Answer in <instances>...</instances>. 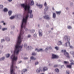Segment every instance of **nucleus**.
<instances>
[{"instance_id":"44","label":"nucleus","mask_w":74,"mask_h":74,"mask_svg":"<svg viewBox=\"0 0 74 74\" xmlns=\"http://www.w3.org/2000/svg\"><path fill=\"white\" fill-rule=\"evenodd\" d=\"M12 0H8V1H9L10 2H11Z\"/></svg>"},{"instance_id":"19","label":"nucleus","mask_w":74,"mask_h":74,"mask_svg":"<svg viewBox=\"0 0 74 74\" xmlns=\"http://www.w3.org/2000/svg\"><path fill=\"white\" fill-rule=\"evenodd\" d=\"M71 62V64H74V61L73 60H70Z\"/></svg>"},{"instance_id":"40","label":"nucleus","mask_w":74,"mask_h":74,"mask_svg":"<svg viewBox=\"0 0 74 74\" xmlns=\"http://www.w3.org/2000/svg\"><path fill=\"white\" fill-rule=\"evenodd\" d=\"M1 42H3V41H4V39H2L1 40Z\"/></svg>"},{"instance_id":"17","label":"nucleus","mask_w":74,"mask_h":74,"mask_svg":"<svg viewBox=\"0 0 74 74\" xmlns=\"http://www.w3.org/2000/svg\"><path fill=\"white\" fill-rule=\"evenodd\" d=\"M3 11L4 12H7L8 11V9L6 8L4 9Z\"/></svg>"},{"instance_id":"4","label":"nucleus","mask_w":74,"mask_h":74,"mask_svg":"<svg viewBox=\"0 0 74 74\" xmlns=\"http://www.w3.org/2000/svg\"><path fill=\"white\" fill-rule=\"evenodd\" d=\"M61 52L64 53V55H65L67 58H70V56L69 54L68 53L66 52V50H62L61 51Z\"/></svg>"},{"instance_id":"1","label":"nucleus","mask_w":74,"mask_h":74,"mask_svg":"<svg viewBox=\"0 0 74 74\" xmlns=\"http://www.w3.org/2000/svg\"><path fill=\"white\" fill-rule=\"evenodd\" d=\"M20 44H21V42H17L16 45L15 46V49L14 51V54L12 55L11 57V58L12 60V64L10 68L11 74H15L14 73L13 68H14V62H15L18 60V57L17 56H15V54L16 55L18 54L19 51H21V49H22V46H19Z\"/></svg>"},{"instance_id":"46","label":"nucleus","mask_w":74,"mask_h":74,"mask_svg":"<svg viewBox=\"0 0 74 74\" xmlns=\"http://www.w3.org/2000/svg\"><path fill=\"white\" fill-rule=\"evenodd\" d=\"M21 62H22V61H21L20 62H18V63H21Z\"/></svg>"},{"instance_id":"6","label":"nucleus","mask_w":74,"mask_h":74,"mask_svg":"<svg viewBox=\"0 0 74 74\" xmlns=\"http://www.w3.org/2000/svg\"><path fill=\"white\" fill-rule=\"evenodd\" d=\"M52 59H55V58H59V56L56 55H55L54 54H53L52 55Z\"/></svg>"},{"instance_id":"13","label":"nucleus","mask_w":74,"mask_h":74,"mask_svg":"<svg viewBox=\"0 0 74 74\" xmlns=\"http://www.w3.org/2000/svg\"><path fill=\"white\" fill-rule=\"evenodd\" d=\"M57 44L58 45H60L62 44V43L61 41H59L57 43Z\"/></svg>"},{"instance_id":"14","label":"nucleus","mask_w":74,"mask_h":74,"mask_svg":"<svg viewBox=\"0 0 74 74\" xmlns=\"http://www.w3.org/2000/svg\"><path fill=\"white\" fill-rule=\"evenodd\" d=\"M71 66H72V64L70 65H67V67H68V68H69V69H71Z\"/></svg>"},{"instance_id":"15","label":"nucleus","mask_w":74,"mask_h":74,"mask_svg":"<svg viewBox=\"0 0 74 74\" xmlns=\"http://www.w3.org/2000/svg\"><path fill=\"white\" fill-rule=\"evenodd\" d=\"M56 12L57 14H58V15H60V14L61 13V11Z\"/></svg>"},{"instance_id":"45","label":"nucleus","mask_w":74,"mask_h":74,"mask_svg":"<svg viewBox=\"0 0 74 74\" xmlns=\"http://www.w3.org/2000/svg\"><path fill=\"white\" fill-rule=\"evenodd\" d=\"M52 9L53 10H55V9L53 7L52 8Z\"/></svg>"},{"instance_id":"31","label":"nucleus","mask_w":74,"mask_h":74,"mask_svg":"<svg viewBox=\"0 0 74 74\" xmlns=\"http://www.w3.org/2000/svg\"><path fill=\"white\" fill-rule=\"evenodd\" d=\"M3 5H0V8H3Z\"/></svg>"},{"instance_id":"47","label":"nucleus","mask_w":74,"mask_h":74,"mask_svg":"<svg viewBox=\"0 0 74 74\" xmlns=\"http://www.w3.org/2000/svg\"><path fill=\"white\" fill-rule=\"evenodd\" d=\"M25 31H27V29L26 28L25 29Z\"/></svg>"},{"instance_id":"32","label":"nucleus","mask_w":74,"mask_h":74,"mask_svg":"<svg viewBox=\"0 0 74 74\" xmlns=\"http://www.w3.org/2000/svg\"><path fill=\"white\" fill-rule=\"evenodd\" d=\"M64 64H67V63H68V62L66 61H64Z\"/></svg>"},{"instance_id":"20","label":"nucleus","mask_w":74,"mask_h":74,"mask_svg":"<svg viewBox=\"0 0 74 74\" xmlns=\"http://www.w3.org/2000/svg\"><path fill=\"white\" fill-rule=\"evenodd\" d=\"M55 71H56V72H57V73L59 72V70L58 69H56L55 70Z\"/></svg>"},{"instance_id":"2","label":"nucleus","mask_w":74,"mask_h":74,"mask_svg":"<svg viewBox=\"0 0 74 74\" xmlns=\"http://www.w3.org/2000/svg\"><path fill=\"white\" fill-rule=\"evenodd\" d=\"M21 5L22 7L24 8L25 10L26 11V10H28V13L29 14H30V18H33V14H32V10H30V6L29 5H27V4H24Z\"/></svg>"},{"instance_id":"22","label":"nucleus","mask_w":74,"mask_h":74,"mask_svg":"<svg viewBox=\"0 0 74 74\" xmlns=\"http://www.w3.org/2000/svg\"><path fill=\"white\" fill-rule=\"evenodd\" d=\"M10 56V54H8L6 55V57L7 58H9Z\"/></svg>"},{"instance_id":"26","label":"nucleus","mask_w":74,"mask_h":74,"mask_svg":"<svg viewBox=\"0 0 74 74\" xmlns=\"http://www.w3.org/2000/svg\"><path fill=\"white\" fill-rule=\"evenodd\" d=\"M5 58L4 57H2L0 59V61H1V60H3Z\"/></svg>"},{"instance_id":"34","label":"nucleus","mask_w":74,"mask_h":74,"mask_svg":"<svg viewBox=\"0 0 74 74\" xmlns=\"http://www.w3.org/2000/svg\"><path fill=\"white\" fill-rule=\"evenodd\" d=\"M36 53H33L32 54V55H36Z\"/></svg>"},{"instance_id":"55","label":"nucleus","mask_w":74,"mask_h":74,"mask_svg":"<svg viewBox=\"0 0 74 74\" xmlns=\"http://www.w3.org/2000/svg\"><path fill=\"white\" fill-rule=\"evenodd\" d=\"M51 30H53V28H51Z\"/></svg>"},{"instance_id":"38","label":"nucleus","mask_w":74,"mask_h":74,"mask_svg":"<svg viewBox=\"0 0 74 74\" xmlns=\"http://www.w3.org/2000/svg\"><path fill=\"white\" fill-rule=\"evenodd\" d=\"M34 37H37V34H34Z\"/></svg>"},{"instance_id":"37","label":"nucleus","mask_w":74,"mask_h":74,"mask_svg":"<svg viewBox=\"0 0 74 74\" xmlns=\"http://www.w3.org/2000/svg\"><path fill=\"white\" fill-rule=\"evenodd\" d=\"M58 67V65H55L54 66V67Z\"/></svg>"},{"instance_id":"28","label":"nucleus","mask_w":74,"mask_h":74,"mask_svg":"<svg viewBox=\"0 0 74 74\" xmlns=\"http://www.w3.org/2000/svg\"><path fill=\"white\" fill-rule=\"evenodd\" d=\"M1 23H3V25H5V23H4V21H1Z\"/></svg>"},{"instance_id":"43","label":"nucleus","mask_w":74,"mask_h":74,"mask_svg":"<svg viewBox=\"0 0 74 74\" xmlns=\"http://www.w3.org/2000/svg\"><path fill=\"white\" fill-rule=\"evenodd\" d=\"M24 59H28V58H27L26 57V58H24Z\"/></svg>"},{"instance_id":"11","label":"nucleus","mask_w":74,"mask_h":74,"mask_svg":"<svg viewBox=\"0 0 74 74\" xmlns=\"http://www.w3.org/2000/svg\"><path fill=\"white\" fill-rule=\"evenodd\" d=\"M37 51V52H40V51H42L43 50H42V49H35V51Z\"/></svg>"},{"instance_id":"41","label":"nucleus","mask_w":74,"mask_h":74,"mask_svg":"<svg viewBox=\"0 0 74 74\" xmlns=\"http://www.w3.org/2000/svg\"><path fill=\"white\" fill-rule=\"evenodd\" d=\"M70 47L71 48H73V47L71 46H70Z\"/></svg>"},{"instance_id":"10","label":"nucleus","mask_w":74,"mask_h":74,"mask_svg":"<svg viewBox=\"0 0 74 74\" xmlns=\"http://www.w3.org/2000/svg\"><path fill=\"white\" fill-rule=\"evenodd\" d=\"M48 70V68L47 67H44L43 68V71H47Z\"/></svg>"},{"instance_id":"25","label":"nucleus","mask_w":74,"mask_h":74,"mask_svg":"<svg viewBox=\"0 0 74 74\" xmlns=\"http://www.w3.org/2000/svg\"><path fill=\"white\" fill-rule=\"evenodd\" d=\"M39 34L40 37H41V36H42V34L41 33L39 32Z\"/></svg>"},{"instance_id":"48","label":"nucleus","mask_w":74,"mask_h":74,"mask_svg":"<svg viewBox=\"0 0 74 74\" xmlns=\"http://www.w3.org/2000/svg\"><path fill=\"white\" fill-rule=\"evenodd\" d=\"M48 49V48H47L46 49V50H47Z\"/></svg>"},{"instance_id":"52","label":"nucleus","mask_w":74,"mask_h":74,"mask_svg":"<svg viewBox=\"0 0 74 74\" xmlns=\"http://www.w3.org/2000/svg\"><path fill=\"white\" fill-rule=\"evenodd\" d=\"M29 48V46L28 47V48Z\"/></svg>"},{"instance_id":"3","label":"nucleus","mask_w":74,"mask_h":74,"mask_svg":"<svg viewBox=\"0 0 74 74\" xmlns=\"http://www.w3.org/2000/svg\"><path fill=\"white\" fill-rule=\"evenodd\" d=\"M64 39L65 40H66L67 42L66 43L65 47H68V46H70V36H65L64 37Z\"/></svg>"},{"instance_id":"30","label":"nucleus","mask_w":74,"mask_h":74,"mask_svg":"<svg viewBox=\"0 0 74 74\" xmlns=\"http://www.w3.org/2000/svg\"><path fill=\"white\" fill-rule=\"evenodd\" d=\"M70 53L71 54H72L73 55H74V52L73 51H71L70 52Z\"/></svg>"},{"instance_id":"12","label":"nucleus","mask_w":74,"mask_h":74,"mask_svg":"<svg viewBox=\"0 0 74 74\" xmlns=\"http://www.w3.org/2000/svg\"><path fill=\"white\" fill-rule=\"evenodd\" d=\"M40 71H42V70L40 69H38L36 70V72L37 73H40Z\"/></svg>"},{"instance_id":"7","label":"nucleus","mask_w":74,"mask_h":74,"mask_svg":"<svg viewBox=\"0 0 74 74\" xmlns=\"http://www.w3.org/2000/svg\"><path fill=\"white\" fill-rule=\"evenodd\" d=\"M43 17L44 18L46 19H51V18L50 17H49L48 15L45 16H44Z\"/></svg>"},{"instance_id":"24","label":"nucleus","mask_w":74,"mask_h":74,"mask_svg":"<svg viewBox=\"0 0 74 74\" xmlns=\"http://www.w3.org/2000/svg\"><path fill=\"white\" fill-rule=\"evenodd\" d=\"M15 17L14 16H12V17H10V19H14Z\"/></svg>"},{"instance_id":"8","label":"nucleus","mask_w":74,"mask_h":74,"mask_svg":"<svg viewBox=\"0 0 74 74\" xmlns=\"http://www.w3.org/2000/svg\"><path fill=\"white\" fill-rule=\"evenodd\" d=\"M47 3L45 2V3L44 5L45 7H46L45 9V11H47V10H48V7H47Z\"/></svg>"},{"instance_id":"53","label":"nucleus","mask_w":74,"mask_h":74,"mask_svg":"<svg viewBox=\"0 0 74 74\" xmlns=\"http://www.w3.org/2000/svg\"><path fill=\"white\" fill-rule=\"evenodd\" d=\"M16 69H17V66H16Z\"/></svg>"},{"instance_id":"27","label":"nucleus","mask_w":74,"mask_h":74,"mask_svg":"<svg viewBox=\"0 0 74 74\" xmlns=\"http://www.w3.org/2000/svg\"><path fill=\"white\" fill-rule=\"evenodd\" d=\"M67 27L68 29H71V26H68Z\"/></svg>"},{"instance_id":"36","label":"nucleus","mask_w":74,"mask_h":74,"mask_svg":"<svg viewBox=\"0 0 74 74\" xmlns=\"http://www.w3.org/2000/svg\"><path fill=\"white\" fill-rule=\"evenodd\" d=\"M31 37V36L30 35H29L28 36V38H30V37Z\"/></svg>"},{"instance_id":"33","label":"nucleus","mask_w":74,"mask_h":74,"mask_svg":"<svg viewBox=\"0 0 74 74\" xmlns=\"http://www.w3.org/2000/svg\"><path fill=\"white\" fill-rule=\"evenodd\" d=\"M55 49H56V50H58V49H59L58 47H55Z\"/></svg>"},{"instance_id":"50","label":"nucleus","mask_w":74,"mask_h":74,"mask_svg":"<svg viewBox=\"0 0 74 74\" xmlns=\"http://www.w3.org/2000/svg\"><path fill=\"white\" fill-rule=\"evenodd\" d=\"M66 10H69V8H66Z\"/></svg>"},{"instance_id":"39","label":"nucleus","mask_w":74,"mask_h":74,"mask_svg":"<svg viewBox=\"0 0 74 74\" xmlns=\"http://www.w3.org/2000/svg\"><path fill=\"white\" fill-rule=\"evenodd\" d=\"M66 73L67 74H69V71H66Z\"/></svg>"},{"instance_id":"21","label":"nucleus","mask_w":74,"mask_h":74,"mask_svg":"<svg viewBox=\"0 0 74 74\" xmlns=\"http://www.w3.org/2000/svg\"><path fill=\"white\" fill-rule=\"evenodd\" d=\"M8 14L10 16L11 15V14H12V11H9L8 12Z\"/></svg>"},{"instance_id":"54","label":"nucleus","mask_w":74,"mask_h":74,"mask_svg":"<svg viewBox=\"0 0 74 74\" xmlns=\"http://www.w3.org/2000/svg\"><path fill=\"white\" fill-rule=\"evenodd\" d=\"M74 12L73 13V15H74Z\"/></svg>"},{"instance_id":"42","label":"nucleus","mask_w":74,"mask_h":74,"mask_svg":"<svg viewBox=\"0 0 74 74\" xmlns=\"http://www.w3.org/2000/svg\"><path fill=\"white\" fill-rule=\"evenodd\" d=\"M26 46H27V45H26V44H25L24 45V47H26Z\"/></svg>"},{"instance_id":"23","label":"nucleus","mask_w":74,"mask_h":74,"mask_svg":"<svg viewBox=\"0 0 74 74\" xmlns=\"http://www.w3.org/2000/svg\"><path fill=\"white\" fill-rule=\"evenodd\" d=\"M31 59H32V60H35L36 58H34V57H31Z\"/></svg>"},{"instance_id":"51","label":"nucleus","mask_w":74,"mask_h":74,"mask_svg":"<svg viewBox=\"0 0 74 74\" xmlns=\"http://www.w3.org/2000/svg\"><path fill=\"white\" fill-rule=\"evenodd\" d=\"M1 26H0V29H1Z\"/></svg>"},{"instance_id":"35","label":"nucleus","mask_w":74,"mask_h":74,"mask_svg":"<svg viewBox=\"0 0 74 74\" xmlns=\"http://www.w3.org/2000/svg\"><path fill=\"white\" fill-rule=\"evenodd\" d=\"M35 65H37L38 64V62H35Z\"/></svg>"},{"instance_id":"49","label":"nucleus","mask_w":74,"mask_h":74,"mask_svg":"<svg viewBox=\"0 0 74 74\" xmlns=\"http://www.w3.org/2000/svg\"><path fill=\"white\" fill-rule=\"evenodd\" d=\"M49 49H52V48H51V47H49Z\"/></svg>"},{"instance_id":"5","label":"nucleus","mask_w":74,"mask_h":74,"mask_svg":"<svg viewBox=\"0 0 74 74\" xmlns=\"http://www.w3.org/2000/svg\"><path fill=\"white\" fill-rule=\"evenodd\" d=\"M29 4H30L31 5H34V1L33 0L31 1H29Z\"/></svg>"},{"instance_id":"29","label":"nucleus","mask_w":74,"mask_h":74,"mask_svg":"<svg viewBox=\"0 0 74 74\" xmlns=\"http://www.w3.org/2000/svg\"><path fill=\"white\" fill-rule=\"evenodd\" d=\"M7 30V28L2 29L3 31H4V30Z\"/></svg>"},{"instance_id":"18","label":"nucleus","mask_w":74,"mask_h":74,"mask_svg":"<svg viewBox=\"0 0 74 74\" xmlns=\"http://www.w3.org/2000/svg\"><path fill=\"white\" fill-rule=\"evenodd\" d=\"M53 17L54 18H56V14L55 13H53Z\"/></svg>"},{"instance_id":"9","label":"nucleus","mask_w":74,"mask_h":74,"mask_svg":"<svg viewBox=\"0 0 74 74\" xmlns=\"http://www.w3.org/2000/svg\"><path fill=\"white\" fill-rule=\"evenodd\" d=\"M36 5L39 7V8H41L42 7V5L41 4H38V3L36 4Z\"/></svg>"},{"instance_id":"16","label":"nucleus","mask_w":74,"mask_h":74,"mask_svg":"<svg viewBox=\"0 0 74 74\" xmlns=\"http://www.w3.org/2000/svg\"><path fill=\"white\" fill-rule=\"evenodd\" d=\"M27 71V70L26 69H24L23 70V73H25V72H26Z\"/></svg>"}]
</instances>
